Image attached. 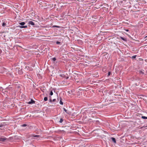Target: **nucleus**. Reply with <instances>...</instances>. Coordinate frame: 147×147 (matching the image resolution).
<instances>
[{
	"label": "nucleus",
	"instance_id": "7c9ffc66",
	"mask_svg": "<svg viewBox=\"0 0 147 147\" xmlns=\"http://www.w3.org/2000/svg\"><path fill=\"white\" fill-rule=\"evenodd\" d=\"M27 67L28 68V67H26V69H28V68H27Z\"/></svg>",
	"mask_w": 147,
	"mask_h": 147
},
{
	"label": "nucleus",
	"instance_id": "393cba45",
	"mask_svg": "<svg viewBox=\"0 0 147 147\" xmlns=\"http://www.w3.org/2000/svg\"><path fill=\"white\" fill-rule=\"evenodd\" d=\"M55 101H56V99H53V100H52L53 102H55Z\"/></svg>",
	"mask_w": 147,
	"mask_h": 147
},
{
	"label": "nucleus",
	"instance_id": "9b49d317",
	"mask_svg": "<svg viewBox=\"0 0 147 147\" xmlns=\"http://www.w3.org/2000/svg\"><path fill=\"white\" fill-rule=\"evenodd\" d=\"M143 26V24H138V27H142Z\"/></svg>",
	"mask_w": 147,
	"mask_h": 147
},
{
	"label": "nucleus",
	"instance_id": "a211bd4d",
	"mask_svg": "<svg viewBox=\"0 0 147 147\" xmlns=\"http://www.w3.org/2000/svg\"><path fill=\"white\" fill-rule=\"evenodd\" d=\"M53 94V93L52 91H51L50 93V95L51 96Z\"/></svg>",
	"mask_w": 147,
	"mask_h": 147
},
{
	"label": "nucleus",
	"instance_id": "4468645a",
	"mask_svg": "<svg viewBox=\"0 0 147 147\" xmlns=\"http://www.w3.org/2000/svg\"><path fill=\"white\" fill-rule=\"evenodd\" d=\"M141 117L144 119H147V117L144 116H142Z\"/></svg>",
	"mask_w": 147,
	"mask_h": 147
},
{
	"label": "nucleus",
	"instance_id": "f3484780",
	"mask_svg": "<svg viewBox=\"0 0 147 147\" xmlns=\"http://www.w3.org/2000/svg\"><path fill=\"white\" fill-rule=\"evenodd\" d=\"M63 119H61L59 121V122L61 123L63 122Z\"/></svg>",
	"mask_w": 147,
	"mask_h": 147
},
{
	"label": "nucleus",
	"instance_id": "6ab92c4d",
	"mask_svg": "<svg viewBox=\"0 0 147 147\" xmlns=\"http://www.w3.org/2000/svg\"><path fill=\"white\" fill-rule=\"evenodd\" d=\"M52 60L53 61H55L56 60V59L55 57H54L52 58Z\"/></svg>",
	"mask_w": 147,
	"mask_h": 147
},
{
	"label": "nucleus",
	"instance_id": "1a4fd4ad",
	"mask_svg": "<svg viewBox=\"0 0 147 147\" xmlns=\"http://www.w3.org/2000/svg\"><path fill=\"white\" fill-rule=\"evenodd\" d=\"M39 135H33L31 136L32 137H40Z\"/></svg>",
	"mask_w": 147,
	"mask_h": 147
},
{
	"label": "nucleus",
	"instance_id": "2f4dec72",
	"mask_svg": "<svg viewBox=\"0 0 147 147\" xmlns=\"http://www.w3.org/2000/svg\"><path fill=\"white\" fill-rule=\"evenodd\" d=\"M46 27H45V26H43V27H42V28H45Z\"/></svg>",
	"mask_w": 147,
	"mask_h": 147
},
{
	"label": "nucleus",
	"instance_id": "423d86ee",
	"mask_svg": "<svg viewBox=\"0 0 147 147\" xmlns=\"http://www.w3.org/2000/svg\"><path fill=\"white\" fill-rule=\"evenodd\" d=\"M60 104L61 105H63V102L62 101V99L61 98V97L60 98Z\"/></svg>",
	"mask_w": 147,
	"mask_h": 147
},
{
	"label": "nucleus",
	"instance_id": "cd10ccee",
	"mask_svg": "<svg viewBox=\"0 0 147 147\" xmlns=\"http://www.w3.org/2000/svg\"><path fill=\"white\" fill-rule=\"evenodd\" d=\"M125 30L126 31H129V30H128V29H127V30Z\"/></svg>",
	"mask_w": 147,
	"mask_h": 147
},
{
	"label": "nucleus",
	"instance_id": "bb28decb",
	"mask_svg": "<svg viewBox=\"0 0 147 147\" xmlns=\"http://www.w3.org/2000/svg\"><path fill=\"white\" fill-rule=\"evenodd\" d=\"M50 102H52V99H50Z\"/></svg>",
	"mask_w": 147,
	"mask_h": 147
},
{
	"label": "nucleus",
	"instance_id": "9d476101",
	"mask_svg": "<svg viewBox=\"0 0 147 147\" xmlns=\"http://www.w3.org/2000/svg\"><path fill=\"white\" fill-rule=\"evenodd\" d=\"M19 24L20 25H21L23 26L25 24V22H22L19 23Z\"/></svg>",
	"mask_w": 147,
	"mask_h": 147
},
{
	"label": "nucleus",
	"instance_id": "dca6fc26",
	"mask_svg": "<svg viewBox=\"0 0 147 147\" xmlns=\"http://www.w3.org/2000/svg\"><path fill=\"white\" fill-rule=\"evenodd\" d=\"M6 25V24L5 22H3L2 24V26L3 27H5Z\"/></svg>",
	"mask_w": 147,
	"mask_h": 147
},
{
	"label": "nucleus",
	"instance_id": "f8f14e48",
	"mask_svg": "<svg viewBox=\"0 0 147 147\" xmlns=\"http://www.w3.org/2000/svg\"><path fill=\"white\" fill-rule=\"evenodd\" d=\"M112 21H114V22H118V21H117V20H116V19H113V18H112Z\"/></svg>",
	"mask_w": 147,
	"mask_h": 147
},
{
	"label": "nucleus",
	"instance_id": "5701e85b",
	"mask_svg": "<svg viewBox=\"0 0 147 147\" xmlns=\"http://www.w3.org/2000/svg\"><path fill=\"white\" fill-rule=\"evenodd\" d=\"M96 17H97V16H93V18H96Z\"/></svg>",
	"mask_w": 147,
	"mask_h": 147
},
{
	"label": "nucleus",
	"instance_id": "20e7f679",
	"mask_svg": "<svg viewBox=\"0 0 147 147\" xmlns=\"http://www.w3.org/2000/svg\"><path fill=\"white\" fill-rule=\"evenodd\" d=\"M6 138H0V141H5V140H6Z\"/></svg>",
	"mask_w": 147,
	"mask_h": 147
},
{
	"label": "nucleus",
	"instance_id": "2eb2a0df",
	"mask_svg": "<svg viewBox=\"0 0 147 147\" xmlns=\"http://www.w3.org/2000/svg\"><path fill=\"white\" fill-rule=\"evenodd\" d=\"M48 98L47 97H45L44 98V100L45 101H46L47 100Z\"/></svg>",
	"mask_w": 147,
	"mask_h": 147
},
{
	"label": "nucleus",
	"instance_id": "a878e982",
	"mask_svg": "<svg viewBox=\"0 0 147 147\" xmlns=\"http://www.w3.org/2000/svg\"><path fill=\"white\" fill-rule=\"evenodd\" d=\"M111 74V72H109L108 73V76H109Z\"/></svg>",
	"mask_w": 147,
	"mask_h": 147
},
{
	"label": "nucleus",
	"instance_id": "f257e3e1",
	"mask_svg": "<svg viewBox=\"0 0 147 147\" xmlns=\"http://www.w3.org/2000/svg\"><path fill=\"white\" fill-rule=\"evenodd\" d=\"M28 26L29 27H30V25L34 26L35 25V23L32 21H29L28 22Z\"/></svg>",
	"mask_w": 147,
	"mask_h": 147
},
{
	"label": "nucleus",
	"instance_id": "4be33fe9",
	"mask_svg": "<svg viewBox=\"0 0 147 147\" xmlns=\"http://www.w3.org/2000/svg\"><path fill=\"white\" fill-rule=\"evenodd\" d=\"M60 43V42L59 41H57L56 42V44H59Z\"/></svg>",
	"mask_w": 147,
	"mask_h": 147
},
{
	"label": "nucleus",
	"instance_id": "c756f323",
	"mask_svg": "<svg viewBox=\"0 0 147 147\" xmlns=\"http://www.w3.org/2000/svg\"><path fill=\"white\" fill-rule=\"evenodd\" d=\"M145 38H146V39L147 40V36L145 37Z\"/></svg>",
	"mask_w": 147,
	"mask_h": 147
},
{
	"label": "nucleus",
	"instance_id": "6e6552de",
	"mask_svg": "<svg viewBox=\"0 0 147 147\" xmlns=\"http://www.w3.org/2000/svg\"><path fill=\"white\" fill-rule=\"evenodd\" d=\"M63 109L64 111L67 114H69V113L68 111L67 110L65 109V108H63Z\"/></svg>",
	"mask_w": 147,
	"mask_h": 147
},
{
	"label": "nucleus",
	"instance_id": "c85d7f7f",
	"mask_svg": "<svg viewBox=\"0 0 147 147\" xmlns=\"http://www.w3.org/2000/svg\"><path fill=\"white\" fill-rule=\"evenodd\" d=\"M32 70V69L31 68H30L29 69V71H31Z\"/></svg>",
	"mask_w": 147,
	"mask_h": 147
},
{
	"label": "nucleus",
	"instance_id": "39448f33",
	"mask_svg": "<svg viewBox=\"0 0 147 147\" xmlns=\"http://www.w3.org/2000/svg\"><path fill=\"white\" fill-rule=\"evenodd\" d=\"M17 27H19V28H27V26H16Z\"/></svg>",
	"mask_w": 147,
	"mask_h": 147
},
{
	"label": "nucleus",
	"instance_id": "412c9836",
	"mask_svg": "<svg viewBox=\"0 0 147 147\" xmlns=\"http://www.w3.org/2000/svg\"><path fill=\"white\" fill-rule=\"evenodd\" d=\"M140 74H144V73L142 71H140Z\"/></svg>",
	"mask_w": 147,
	"mask_h": 147
},
{
	"label": "nucleus",
	"instance_id": "0eeeda50",
	"mask_svg": "<svg viewBox=\"0 0 147 147\" xmlns=\"http://www.w3.org/2000/svg\"><path fill=\"white\" fill-rule=\"evenodd\" d=\"M111 139L112 140V141L114 142L115 143H116V140H115V138H111Z\"/></svg>",
	"mask_w": 147,
	"mask_h": 147
},
{
	"label": "nucleus",
	"instance_id": "7ed1b4c3",
	"mask_svg": "<svg viewBox=\"0 0 147 147\" xmlns=\"http://www.w3.org/2000/svg\"><path fill=\"white\" fill-rule=\"evenodd\" d=\"M28 104H33L35 103V101L33 100V99H31V101H29L28 102Z\"/></svg>",
	"mask_w": 147,
	"mask_h": 147
},
{
	"label": "nucleus",
	"instance_id": "ddd939ff",
	"mask_svg": "<svg viewBox=\"0 0 147 147\" xmlns=\"http://www.w3.org/2000/svg\"><path fill=\"white\" fill-rule=\"evenodd\" d=\"M120 38L122 40H123L124 41H126V38H125L122 37L121 36Z\"/></svg>",
	"mask_w": 147,
	"mask_h": 147
},
{
	"label": "nucleus",
	"instance_id": "473e14b6",
	"mask_svg": "<svg viewBox=\"0 0 147 147\" xmlns=\"http://www.w3.org/2000/svg\"><path fill=\"white\" fill-rule=\"evenodd\" d=\"M147 127V126L145 127Z\"/></svg>",
	"mask_w": 147,
	"mask_h": 147
},
{
	"label": "nucleus",
	"instance_id": "f03ea898",
	"mask_svg": "<svg viewBox=\"0 0 147 147\" xmlns=\"http://www.w3.org/2000/svg\"><path fill=\"white\" fill-rule=\"evenodd\" d=\"M49 27H51V28H55V27H56V28H61V27H60V26H56V25H53V24H51V26H49ZM61 28H63V27H61Z\"/></svg>",
	"mask_w": 147,
	"mask_h": 147
},
{
	"label": "nucleus",
	"instance_id": "aec40b11",
	"mask_svg": "<svg viewBox=\"0 0 147 147\" xmlns=\"http://www.w3.org/2000/svg\"><path fill=\"white\" fill-rule=\"evenodd\" d=\"M136 57V55H135L132 57V58H135Z\"/></svg>",
	"mask_w": 147,
	"mask_h": 147
},
{
	"label": "nucleus",
	"instance_id": "b1692460",
	"mask_svg": "<svg viewBox=\"0 0 147 147\" xmlns=\"http://www.w3.org/2000/svg\"><path fill=\"white\" fill-rule=\"evenodd\" d=\"M22 125V126H23V127H25L26 126V125L25 124H24Z\"/></svg>",
	"mask_w": 147,
	"mask_h": 147
}]
</instances>
